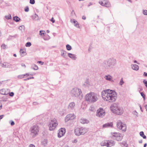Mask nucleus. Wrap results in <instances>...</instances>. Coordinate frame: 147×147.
I'll list each match as a JSON object with an SVG mask.
<instances>
[{
    "instance_id": "9b49d317",
    "label": "nucleus",
    "mask_w": 147,
    "mask_h": 147,
    "mask_svg": "<svg viewBox=\"0 0 147 147\" xmlns=\"http://www.w3.org/2000/svg\"><path fill=\"white\" fill-rule=\"evenodd\" d=\"M99 3L103 6H105L107 7H109L110 6V3L106 0H103L99 2Z\"/></svg>"
},
{
    "instance_id": "f257e3e1",
    "label": "nucleus",
    "mask_w": 147,
    "mask_h": 147,
    "mask_svg": "<svg viewBox=\"0 0 147 147\" xmlns=\"http://www.w3.org/2000/svg\"><path fill=\"white\" fill-rule=\"evenodd\" d=\"M115 92L112 90L107 89L102 92V97L105 100L109 102L114 101L116 99Z\"/></svg>"
},
{
    "instance_id": "ea45409f",
    "label": "nucleus",
    "mask_w": 147,
    "mask_h": 147,
    "mask_svg": "<svg viewBox=\"0 0 147 147\" xmlns=\"http://www.w3.org/2000/svg\"><path fill=\"white\" fill-rule=\"evenodd\" d=\"M14 94L13 92H11L9 93V95L11 96H13Z\"/></svg>"
},
{
    "instance_id": "603ef678",
    "label": "nucleus",
    "mask_w": 147,
    "mask_h": 147,
    "mask_svg": "<svg viewBox=\"0 0 147 147\" xmlns=\"http://www.w3.org/2000/svg\"><path fill=\"white\" fill-rule=\"evenodd\" d=\"M2 105L1 104H0V110L2 108Z\"/></svg>"
},
{
    "instance_id": "ddd939ff",
    "label": "nucleus",
    "mask_w": 147,
    "mask_h": 147,
    "mask_svg": "<svg viewBox=\"0 0 147 147\" xmlns=\"http://www.w3.org/2000/svg\"><path fill=\"white\" fill-rule=\"evenodd\" d=\"M65 132V128H62L59 129L58 134V137L60 138L63 136Z\"/></svg>"
},
{
    "instance_id": "f8f14e48",
    "label": "nucleus",
    "mask_w": 147,
    "mask_h": 147,
    "mask_svg": "<svg viewBox=\"0 0 147 147\" xmlns=\"http://www.w3.org/2000/svg\"><path fill=\"white\" fill-rule=\"evenodd\" d=\"M75 118V116L74 115L69 114L67 115L65 118V121H67L69 120L74 119Z\"/></svg>"
},
{
    "instance_id": "c756f323",
    "label": "nucleus",
    "mask_w": 147,
    "mask_h": 147,
    "mask_svg": "<svg viewBox=\"0 0 147 147\" xmlns=\"http://www.w3.org/2000/svg\"><path fill=\"white\" fill-rule=\"evenodd\" d=\"M31 45V43L30 42H27L26 45V46L27 47H29Z\"/></svg>"
},
{
    "instance_id": "4c0bfd02",
    "label": "nucleus",
    "mask_w": 147,
    "mask_h": 147,
    "mask_svg": "<svg viewBox=\"0 0 147 147\" xmlns=\"http://www.w3.org/2000/svg\"><path fill=\"white\" fill-rule=\"evenodd\" d=\"M143 13L145 15H147V10H143Z\"/></svg>"
},
{
    "instance_id": "6ab92c4d",
    "label": "nucleus",
    "mask_w": 147,
    "mask_h": 147,
    "mask_svg": "<svg viewBox=\"0 0 147 147\" xmlns=\"http://www.w3.org/2000/svg\"><path fill=\"white\" fill-rule=\"evenodd\" d=\"M101 145L102 146H106L108 147V141H104L101 143Z\"/></svg>"
},
{
    "instance_id": "8fccbe9b",
    "label": "nucleus",
    "mask_w": 147,
    "mask_h": 147,
    "mask_svg": "<svg viewBox=\"0 0 147 147\" xmlns=\"http://www.w3.org/2000/svg\"><path fill=\"white\" fill-rule=\"evenodd\" d=\"M82 18L83 20H85L86 19V17L84 16H83L82 17Z\"/></svg>"
},
{
    "instance_id": "393cba45",
    "label": "nucleus",
    "mask_w": 147,
    "mask_h": 147,
    "mask_svg": "<svg viewBox=\"0 0 147 147\" xmlns=\"http://www.w3.org/2000/svg\"><path fill=\"white\" fill-rule=\"evenodd\" d=\"M105 78L107 80L111 81L112 79V77L110 76H106Z\"/></svg>"
},
{
    "instance_id": "de8ad7c7",
    "label": "nucleus",
    "mask_w": 147,
    "mask_h": 147,
    "mask_svg": "<svg viewBox=\"0 0 147 147\" xmlns=\"http://www.w3.org/2000/svg\"><path fill=\"white\" fill-rule=\"evenodd\" d=\"M14 124H15V123H14V122L13 121L11 123V125H14Z\"/></svg>"
},
{
    "instance_id": "6e6552de",
    "label": "nucleus",
    "mask_w": 147,
    "mask_h": 147,
    "mask_svg": "<svg viewBox=\"0 0 147 147\" xmlns=\"http://www.w3.org/2000/svg\"><path fill=\"white\" fill-rule=\"evenodd\" d=\"M81 130H83V132H81L80 131V128H77L75 130V133L76 135L79 136L80 135L84 134H85L86 132V130L83 128H81Z\"/></svg>"
},
{
    "instance_id": "4d7b16f0",
    "label": "nucleus",
    "mask_w": 147,
    "mask_h": 147,
    "mask_svg": "<svg viewBox=\"0 0 147 147\" xmlns=\"http://www.w3.org/2000/svg\"><path fill=\"white\" fill-rule=\"evenodd\" d=\"M145 107L146 110H147V105H146L145 106Z\"/></svg>"
},
{
    "instance_id": "c85d7f7f",
    "label": "nucleus",
    "mask_w": 147,
    "mask_h": 147,
    "mask_svg": "<svg viewBox=\"0 0 147 147\" xmlns=\"http://www.w3.org/2000/svg\"><path fill=\"white\" fill-rule=\"evenodd\" d=\"M19 28L20 30L22 31L24 30V26H21L19 27Z\"/></svg>"
},
{
    "instance_id": "6e6d98bb",
    "label": "nucleus",
    "mask_w": 147,
    "mask_h": 147,
    "mask_svg": "<svg viewBox=\"0 0 147 147\" xmlns=\"http://www.w3.org/2000/svg\"><path fill=\"white\" fill-rule=\"evenodd\" d=\"M80 128V131H81V132H83V130H81V128Z\"/></svg>"
},
{
    "instance_id": "7c9ffc66",
    "label": "nucleus",
    "mask_w": 147,
    "mask_h": 147,
    "mask_svg": "<svg viewBox=\"0 0 147 147\" xmlns=\"http://www.w3.org/2000/svg\"><path fill=\"white\" fill-rule=\"evenodd\" d=\"M140 94H141V95L142 96L143 98V99H144V100H145V94H144L143 92H141L140 93Z\"/></svg>"
},
{
    "instance_id": "423d86ee",
    "label": "nucleus",
    "mask_w": 147,
    "mask_h": 147,
    "mask_svg": "<svg viewBox=\"0 0 147 147\" xmlns=\"http://www.w3.org/2000/svg\"><path fill=\"white\" fill-rule=\"evenodd\" d=\"M58 125L55 119L52 120L49 125V129L50 130H53L55 129Z\"/></svg>"
},
{
    "instance_id": "f704fd0d",
    "label": "nucleus",
    "mask_w": 147,
    "mask_h": 147,
    "mask_svg": "<svg viewBox=\"0 0 147 147\" xmlns=\"http://www.w3.org/2000/svg\"><path fill=\"white\" fill-rule=\"evenodd\" d=\"M143 83L144 84L145 86L147 87V81L145 80L143 81Z\"/></svg>"
},
{
    "instance_id": "2eb2a0df",
    "label": "nucleus",
    "mask_w": 147,
    "mask_h": 147,
    "mask_svg": "<svg viewBox=\"0 0 147 147\" xmlns=\"http://www.w3.org/2000/svg\"><path fill=\"white\" fill-rule=\"evenodd\" d=\"M115 144V142L113 140L108 141V147L112 146Z\"/></svg>"
},
{
    "instance_id": "20e7f679",
    "label": "nucleus",
    "mask_w": 147,
    "mask_h": 147,
    "mask_svg": "<svg viewBox=\"0 0 147 147\" xmlns=\"http://www.w3.org/2000/svg\"><path fill=\"white\" fill-rule=\"evenodd\" d=\"M111 137L113 139L119 141L122 140L123 136L121 134L119 133L114 132L111 133Z\"/></svg>"
},
{
    "instance_id": "dca6fc26",
    "label": "nucleus",
    "mask_w": 147,
    "mask_h": 147,
    "mask_svg": "<svg viewBox=\"0 0 147 147\" xmlns=\"http://www.w3.org/2000/svg\"><path fill=\"white\" fill-rule=\"evenodd\" d=\"M75 106V103L74 102H71L69 103L68 106L69 109H74Z\"/></svg>"
},
{
    "instance_id": "72a5a7b5",
    "label": "nucleus",
    "mask_w": 147,
    "mask_h": 147,
    "mask_svg": "<svg viewBox=\"0 0 147 147\" xmlns=\"http://www.w3.org/2000/svg\"><path fill=\"white\" fill-rule=\"evenodd\" d=\"M1 48L3 49H5L6 47V46L5 44H3L1 46Z\"/></svg>"
},
{
    "instance_id": "4be33fe9",
    "label": "nucleus",
    "mask_w": 147,
    "mask_h": 147,
    "mask_svg": "<svg viewBox=\"0 0 147 147\" xmlns=\"http://www.w3.org/2000/svg\"><path fill=\"white\" fill-rule=\"evenodd\" d=\"M46 33L45 31L40 30V31L39 34L41 36H43Z\"/></svg>"
},
{
    "instance_id": "79ce46f5",
    "label": "nucleus",
    "mask_w": 147,
    "mask_h": 147,
    "mask_svg": "<svg viewBox=\"0 0 147 147\" xmlns=\"http://www.w3.org/2000/svg\"><path fill=\"white\" fill-rule=\"evenodd\" d=\"M53 23H54L55 22V20H54L53 18L52 17L51 19L50 20Z\"/></svg>"
},
{
    "instance_id": "5701e85b",
    "label": "nucleus",
    "mask_w": 147,
    "mask_h": 147,
    "mask_svg": "<svg viewBox=\"0 0 147 147\" xmlns=\"http://www.w3.org/2000/svg\"><path fill=\"white\" fill-rule=\"evenodd\" d=\"M13 19L14 21H16V22H18L20 20V18L18 16H16L13 17Z\"/></svg>"
},
{
    "instance_id": "c9c22d12",
    "label": "nucleus",
    "mask_w": 147,
    "mask_h": 147,
    "mask_svg": "<svg viewBox=\"0 0 147 147\" xmlns=\"http://www.w3.org/2000/svg\"><path fill=\"white\" fill-rule=\"evenodd\" d=\"M35 1L34 0H30V3L31 4H34L35 3Z\"/></svg>"
},
{
    "instance_id": "a19ab883",
    "label": "nucleus",
    "mask_w": 147,
    "mask_h": 147,
    "mask_svg": "<svg viewBox=\"0 0 147 147\" xmlns=\"http://www.w3.org/2000/svg\"><path fill=\"white\" fill-rule=\"evenodd\" d=\"M121 145H124L125 146H127V144L126 143H121Z\"/></svg>"
},
{
    "instance_id": "13d9d810",
    "label": "nucleus",
    "mask_w": 147,
    "mask_h": 147,
    "mask_svg": "<svg viewBox=\"0 0 147 147\" xmlns=\"http://www.w3.org/2000/svg\"><path fill=\"white\" fill-rule=\"evenodd\" d=\"M13 56H14V57H16V54H14V55H13Z\"/></svg>"
},
{
    "instance_id": "2f4dec72",
    "label": "nucleus",
    "mask_w": 147,
    "mask_h": 147,
    "mask_svg": "<svg viewBox=\"0 0 147 147\" xmlns=\"http://www.w3.org/2000/svg\"><path fill=\"white\" fill-rule=\"evenodd\" d=\"M33 68L35 70H37L38 67V66L35 65H34L33 66Z\"/></svg>"
},
{
    "instance_id": "4468645a",
    "label": "nucleus",
    "mask_w": 147,
    "mask_h": 147,
    "mask_svg": "<svg viewBox=\"0 0 147 147\" xmlns=\"http://www.w3.org/2000/svg\"><path fill=\"white\" fill-rule=\"evenodd\" d=\"M29 76L28 74H24L20 75L18 76L17 77L19 79H22L25 78Z\"/></svg>"
},
{
    "instance_id": "5fc2aeb1",
    "label": "nucleus",
    "mask_w": 147,
    "mask_h": 147,
    "mask_svg": "<svg viewBox=\"0 0 147 147\" xmlns=\"http://www.w3.org/2000/svg\"><path fill=\"white\" fill-rule=\"evenodd\" d=\"M146 144H144V147H146Z\"/></svg>"
},
{
    "instance_id": "bf43d9fd",
    "label": "nucleus",
    "mask_w": 147,
    "mask_h": 147,
    "mask_svg": "<svg viewBox=\"0 0 147 147\" xmlns=\"http://www.w3.org/2000/svg\"><path fill=\"white\" fill-rule=\"evenodd\" d=\"M47 33H49V30H47Z\"/></svg>"
},
{
    "instance_id": "bb28decb",
    "label": "nucleus",
    "mask_w": 147,
    "mask_h": 147,
    "mask_svg": "<svg viewBox=\"0 0 147 147\" xmlns=\"http://www.w3.org/2000/svg\"><path fill=\"white\" fill-rule=\"evenodd\" d=\"M66 48L68 50H70L71 49V47L69 45H66Z\"/></svg>"
},
{
    "instance_id": "09e8293b",
    "label": "nucleus",
    "mask_w": 147,
    "mask_h": 147,
    "mask_svg": "<svg viewBox=\"0 0 147 147\" xmlns=\"http://www.w3.org/2000/svg\"><path fill=\"white\" fill-rule=\"evenodd\" d=\"M144 75L145 76H147V73H146V72H144Z\"/></svg>"
},
{
    "instance_id": "f03ea898",
    "label": "nucleus",
    "mask_w": 147,
    "mask_h": 147,
    "mask_svg": "<svg viewBox=\"0 0 147 147\" xmlns=\"http://www.w3.org/2000/svg\"><path fill=\"white\" fill-rule=\"evenodd\" d=\"M111 109L112 112L117 115H121L123 113V110L122 108L114 105L111 107Z\"/></svg>"
},
{
    "instance_id": "9d476101",
    "label": "nucleus",
    "mask_w": 147,
    "mask_h": 147,
    "mask_svg": "<svg viewBox=\"0 0 147 147\" xmlns=\"http://www.w3.org/2000/svg\"><path fill=\"white\" fill-rule=\"evenodd\" d=\"M117 126L118 128L125 131L126 130V127L125 124L119 121L117 124Z\"/></svg>"
},
{
    "instance_id": "49530a36",
    "label": "nucleus",
    "mask_w": 147,
    "mask_h": 147,
    "mask_svg": "<svg viewBox=\"0 0 147 147\" xmlns=\"http://www.w3.org/2000/svg\"><path fill=\"white\" fill-rule=\"evenodd\" d=\"M29 147H35V146L32 144H30L29 146Z\"/></svg>"
},
{
    "instance_id": "680f3d73",
    "label": "nucleus",
    "mask_w": 147,
    "mask_h": 147,
    "mask_svg": "<svg viewBox=\"0 0 147 147\" xmlns=\"http://www.w3.org/2000/svg\"><path fill=\"white\" fill-rule=\"evenodd\" d=\"M134 63H137V61H134Z\"/></svg>"
},
{
    "instance_id": "e433bc0d",
    "label": "nucleus",
    "mask_w": 147,
    "mask_h": 147,
    "mask_svg": "<svg viewBox=\"0 0 147 147\" xmlns=\"http://www.w3.org/2000/svg\"><path fill=\"white\" fill-rule=\"evenodd\" d=\"M24 11L26 12H28L29 11V8L28 7H25L24 9Z\"/></svg>"
},
{
    "instance_id": "b1692460",
    "label": "nucleus",
    "mask_w": 147,
    "mask_h": 147,
    "mask_svg": "<svg viewBox=\"0 0 147 147\" xmlns=\"http://www.w3.org/2000/svg\"><path fill=\"white\" fill-rule=\"evenodd\" d=\"M140 135L144 139H145L146 138V136L144 135V133L143 131H141L140 133Z\"/></svg>"
},
{
    "instance_id": "58836bf2",
    "label": "nucleus",
    "mask_w": 147,
    "mask_h": 147,
    "mask_svg": "<svg viewBox=\"0 0 147 147\" xmlns=\"http://www.w3.org/2000/svg\"><path fill=\"white\" fill-rule=\"evenodd\" d=\"M68 56L70 58H72L73 57V55L71 53H68Z\"/></svg>"
},
{
    "instance_id": "c03bdc74",
    "label": "nucleus",
    "mask_w": 147,
    "mask_h": 147,
    "mask_svg": "<svg viewBox=\"0 0 147 147\" xmlns=\"http://www.w3.org/2000/svg\"><path fill=\"white\" fill-rule=\"evenodd\" d=\"M38 63H39L41 65H42L44 63L42 61H38Z\"/></svg>"
},
{
    "instance_id": "a211bd4d",
    "label": "nucleus",
    "mask_w": 147,
    "mask_h": 147,
    "mask_svg": "<svg viewBox=\"0 0 147 147\" xmlns=\"http://www.w3.org/2000/svg\"><path fill=\"white\" fill-rule=\"evenodd\" d=\"M131 67L133 69L136 70H138L139 68L138 65L136 64L132 65Z\"/></svg>"
},
{
    "instance_id": "aec40b11",
    "label": "nucleus",
    "mask_w": 147,
    "mask_h": 147,
    "mask_svg": "<svg viewBox=\"0 0 147 147\" xmlns=\"http://www.w3.org/2000/svg\"><path fill=\"white\" fill-rule=\"evenodd\" d=\"M80 121V122L82 124L87 123L89 122L88 120L84 119H81Z\"/></svg>"
},
{
    "instance_id": "e2e57ef3",
    "label": "nucleus",
    "mask_w": 147,
    "mask_h": 147,
    "mask_svg": "<svg viewBox=\"0 0 147 147\" xmlns=\"http://www.w3.org/2000/svg\"><path fill=\"white\" fill-rule=\"evenodd\" d=\"M140 109H141H141H142V108H141V107H140Z\"/></svg>"
},
{
    "instance_id": "864d4df0",
    "label": "nucleus",
    "mask_w": 147,
    "mask_h": 147,
    "mask_svg": "<svg viewBox=\"0 0 147 147\" xmlns=\"http://www.w3.org/2000/svg\"><path fill=\"white\" fill-rule=\"evenodd\" d=\"M22 66H23V67H26V66H25V65L24 64H22Z\"/></svg>"
},
{
    "instance_id": "473e14b6",
    "label": "nucleus",
    "mask_w": 147,
    "mask_h": 147,
    "mask_svg": "<svg viewBox=\"0 0 147 147\" xmlns=\"http://www.w3.org/2000/svg\"><path fill=\"white\" fill-rule=\"evenodd\" d=\"M124 83V82L123 81V78H122L120 81V82L119 83V84L121 85H122V84H123Z\"/></svg>"
},
{
    "instance_id": "a18cd8bd",
    "label": "nucleus",
    "mask_w": 147,
    "mask_h": 147,
    "mask_svg": "<svg viewBox=\"0 0 147 147\" xmlns=\"http://www.w3.org/2000/svg\"><path fill=\"white\" fill-rule=\"evenodd\" d=\"M4 116L3 115H0V120L3 118Z\"/></svg>"
},
{
    "instance_id": "f3484780",
    "label": "nucleus",
    "mask_w": 147,
    "mask_h": 147,
    "mask_svg": "<svg viewBox=\"0 0 147 147\" xmlns=\"http://www.w3.org/2000/svg\"><path fill=\"white\" fill-rule=\"evenodd\" d=\"M71 22L73 23L74 24V26H75L77 27H79V25L78 24V22L76 21L74 19H73L71 20Z\"/></svg>"
},
{
    "instance_id": "052dcab7",
    "label": "nucleus",
    "mask_w": 147,
    "mask_h": 147,
    "mask_svg": "<svg viewBox=\"0 0 147 147\" xmlns=\"http://www.w3.org/2000/svg\"><path fill=\"white\" fill-rule=\"evenodd\" d=\"M2 94H6L4 92L3 93H2Z\"/></svg>"
},
{
    "instance_id": "7ed1b4c3",
    "label": "nucleus",
    "mask_w": 147,
    "mask_h": 147,
    "mask_svg": "<svg viewBox=\"0 0 147 147\" xmlns=\"http://www.w3.org/2000/svg\"><path fill=\"white\" fill-rule=\"evenodd\" d=\"M86 100L90 102H94L96 101L97 98L96 94L92 92L86 94L85 96Z\"/></svg>"
},
{
    "instance_id": "a878e982",
    "label": "nucleus",
    "mask_w": 147,
    "mask_h": 147,
    "mask_svg": "<svg viewBox=\"0 0 147 147\" xmlns=\"http://www.w3.org/2000/svg\"><path fill=\"white\" fill-rule=\"evenodd\" d=\"M26 50L24 49H20V53L21 55H22V54L24 53H25Z\"/></svg>"
},
{
    "instance_id": "3c124183",
    "label": "nucleus",
    "mask_w": 147,
    "mask_h": 147,
    "mask_svg": "<svg viewBox=\"0 0 147 147\" xmlns=\"http://www.w3.org/2000/svg\"><path fill=\"white\" fill-rule=\"evenodd\" d=\"M31 78H33V77H32V78L31 77L30 78H28L27 79H25L24 80H29L30 79H31Z\"/></svg>"
},
{
    "instance_id": "37998d69",
    "label": "nucleus",
    "mask_w": 147,
    "mask_h": 147,
    "mask_svg": "<svg viewBox=\"0 0 147 147\" xmlns=\"http://www.w3.org/2000/svg\"><path fill=\"white\" fill-rule=\"evenodd\" d=\"M45 143L46 144H47V140H45L43 141L42 142V143L43 144H45Z\"/></svg>"
},
{
    "instance_id": "cd10ccee",
    "label": "nucleus",
    "mask_w": 147,
    "mask_h": 147,
    "mask_svg": "<svg viewBox=\"0 0 147 147\" xmlns=\"http://www.w3.org/2000/svg\"><path fill=\"white\" fill-rule=\"evenodd\" d=\"M5 18L7 20L10 19L11 18V16L10 14L8 15L5 16Z\"/></svg>"
},
{
    "instance_id": "1a4fd4ad",
    "label": "nucleus",
    "mask_w": 147,
    "mask_h": 147,
    "mask_svg": "<svg viewBox=\"0 0 147 147\" xmlns=\"http://www.w3.org/2000/svg\"><path fill=\"white\" fill-rule=\"evenodd\" d=\"M96 116L100 117H102L105 115V112L102 108H100L97 111Z\"/></svg>"
},
{
    "instance_id": "412c9836",
    "label": "nucleus",
    "mask_w": 147,
    "mask_h": 147,
    "mask_svg": "<svg viewBox=\"0 0 147 147\" xmlns=\"http://www.w3.org/2000/svg\"><path fill=\"white\" fill-rule=\"evenodd\" d=\"M113 125V124L112 123H107L104 124L103 125V127H112Z\"/></svg>"
},
{
    "instance_id": "0eeeda50",
    "label": "nucleus",
    "mask_w": 147,
    "mask_h": 147,
    "mask_svg": "<svg viewBox=\"0 0 147 147\" xmlns=\"http://www.w3.org/2000/svg\"><path fill=\"white\" fill-rule=\"evenodd\" d=\"M71 93L76 96H82V94L80 89L77 88H74L71 90Z\"/></svg>"
},
{
    "instance_id": "39448f33",
    "label": "nucleus",
    "mask_w": 147,
    "mask_h": 147,
    "mask_svg": "<svg viewBox=\"0 0 147 147\" xmlns=\"http://www.w3.org/2000/svg\"><path fill=\"white\" fill-rule=\"evenodd\" d=\"M31 134L34 137L38 134L39 131L38 127L37 125H34L30 129Z\"/></svg>"
}]
</instances>
